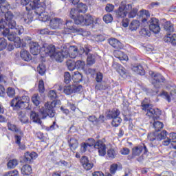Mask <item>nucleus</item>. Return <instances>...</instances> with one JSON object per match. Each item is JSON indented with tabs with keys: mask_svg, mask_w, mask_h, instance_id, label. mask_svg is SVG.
<instances>
[{
	"mask_svg": "<svg viewBox=\"0 0 176 176\" xmlns=\"http://www.w3.org/2000/svg\"><path fill=\"white\" fill-rule=\"evenodd\" d=\"M48 97L52 102H47L44 104L39 111L43 115V119L49 118H54L56 116V110L54 108L57 106L60 100H56L57 98V91L56 90H50L48 93Z\"/></svg>",
	"mask_w": 176,
	"mask_h": 176,
	"instance_id": "1",
	"label": "nucleus"
},
{
	"mask_svg": "<svg viewBox=\"0 0 176 176\" xmlns=\"http://www.w3.org/2000/svg\"><path fill=\"white\" fill-rule=\"evenodd\" d=\"M163 122H160V121H155L153 123V127L155 129V132L151 133L148 135V140L151 141L153 144H156V141H162V140H166L167 137V131L164 130L161 133H159V131L164 127Z\"/></svg>",
	"mask_w": 176,
	"mask_h": 176,
	"instance_id": "2",
	"label": "nucleus"
},
{
	"mask_svg": "<svg viewBox=\"0 0 176 176\" xmlns=\"http://www.w3.org/2000/svg\"><path fill=\"white\" fill-rule=\"evenodd\" d=\"M151 100L145 98L141 103L142 111H146V116L149 118L159 119V116L162 115V111L159 109H154L152 104L150 103Z\"/></svg>",
	"mask_w": 176,
	"mask_h": 176,
	"instance_id": "3",
	"label": "nucleus"
},
{
	"mask_svg": "<svg viewBox=\"0 0 176 176\" xmlns=\"http://www.w3.org/2000/svg\"><path fill=\"white\" fill-rule=\"evenodd\" d=\"M4 27V30L6 28H8V30H13L14 34H18L19 35H21L24 32V28L22 25H17L16 21H8V22H5L3 21V12H0V27Z\"/></svg>",
	"mask_w": 176,
	"mask_h": 176,
	"instance_id": "4",
	"label": "nucleus"
},
{
	"mask_svg": "<svg viewBox=\"0 0 176 176\" xmlns=\"http://www.w3.org/2000/svg\"><path fill=\"white\" fill-rule=\"evenodd\" d=\"M67 48L68 57L70 58H76L78 54L82 56V54H87L91 52V47L89 45H85V47H80L79 49L76 45H69L67 46Z\"/></svg>",
	"mask_w": 176,
	"mask_h": 176,
	"instance_id": "5",
	"label": "nucleus"
},
{
	"mask_svg": "<svg viewBox=\"0 0 176 176\" xmlns=\"http://www.w3.org/2000/svg\"><path fill=\"white\" fill-rule=\"evenodd\" d=\"M88 141V146L90 148L94 146L95 149H98L99 156H104V155H107V145L104 144L102 140H98L96 142V140L94 138H89Z\"/></svg>",
	"mask_w": 176,
	"mask_h": 176,
	"instance_id": "6",
	"label": "nucleus"
},
{
	"mask_svg": "<svg viewBox=\"0 0 176 176\" xmlns=\"http://www.w3.org/2000/svg\"><path fill=\"white\" fill-rule=\"evenodd\" d=\"M142 24H147L150 31L153 32V34H159V32H160V21L159 19L153 17L147 21L146 18H143L142 19Z\"/></svg>",
	"mask_w": 176,
	"mask_h": 176,
	"instance_id": "7",
	"label": "nucleus"
},
{
	"mask_svg": "<svg viewBox=\"0 0 176 176\" xmlns=\"http://www.w3.org/2000/svg\"><path fill=\"white\" fill-rule=\"evenodd\" d=\"M25 41V43H28L30 45V53H32L33 56H38L39 53L42 54V47H41L39 43L31 41L30 37H27Z\"/></svg>",
	"mask_w": 176,
	"mask_h": 176,
	"instance_id": "8",
	"label": "nucleus"
},
{
	"mask_svg": "<svg viewBox=\"0 0 176 176\" xmlns=\"http://www.w3.org/2000/svg\"><path fill=\"white\" fill-rule=\"evenodd\" d=\"M151 83L155 89H160L163 83L166 82V78L160 73H153L151 75Z\"/></svg>",
	"mask_w": 176,
	"mask_h": 176,
	"instance_id": "9",
	"label": "nucleus"
},
{
	"mask_svg": "<svg viewBox=\"0 0 176 176\" xmlns=\"http://www.w3.org/2000/svg\"><path fill=\"white\" fill-rule=\"evenodd\" d=\"M68 57V48L66 45L61 47L60 52H56L54 54L52 58H54L58 63H63L64 58H67Z\"/></svg>",
	"mask_w": 176,
	"mask_h": 176,
	"instance_id": "10",
	"label": "nucleus"
},
{
	"mask_svg": "<svg viewBox=\"0 0 176 176\" xmlns=\"http://www.w3.org/2000/svg\"><path fill=\"white\" fill-rule=\"evenodd\" d=\"M56 52V46L53 45L43 44L41 47V55L44 57L50 56L51 58H53L54 53Z\"/></svg>",
	"mask_w": 176,
	"mask_h": 176,
	"instance_id": "11",
	"label": "nucleus"
},
{
	"mask_svg": "<svg viewBox=\"0 0 176 176\" xmlns=\"http://www.w3.org/2000/svg\"><path fill=\"white\" fill-rule=\"evenodd\" d=\"M65 25L67 29V32H65V34H69L71 32L73 34L83 32V29L76 27L75 22L72 20L66 21Z\"/></svg>",
	"mask_w": 176,
	"mask_h": 176,
	"instance_id": "12",
	"label": "nucleus"
},
{
	"mask_svg": "<svg viewBox=\"0 0 176 176\" xmlns=\"http://www.w3.org/2000/svg\"><path fill=\"white\" fill-rule=\"evenodd\" d=\"M0 34L5 36V38H7L10 42H14L17 39L16 35L19 34L16 33H10L9 28L5 29V26H0Z\"/></svg>",
	"mask_w": 176,
	"mask_h": 176,
	"instance_id": "13",
	"label": "nucleus"
},
{
	"mask_svg": "<svg viewBox=\"0 0 176 176\" xmlns=\"http://www.w3.org/2000/svg\"><path fill=\"white\" fill-rule=\"evenodd\" d=\"M133 6L131 4L122 5L119 7L118 10L116 12L117 17H126L127 16V9H132Z\"/></svg>",
	"mask_w": 176,
	"mask_h": 176,
	"instance_id": "14",
	"label": "nucleus"
},
{
	"mask_svg": "<svg viewBox=\"0 0 176 176\" xmlns=\"http://www.w3.org/2000/svg\"><path fill=\"white\" fill-rule=\"evenodd\" d=\"M80 163L83 168H85V170L87 171L91 170V168H93L94 166V164L93 162H91V161L89 160V157H87V156H82L80 159Z\"/></svg>",
	"mask_w": 176,
	"mask_h": 176,
	"instance_id": "15",
	"label": "nucleus"
},
{
	"mask_svg": "<svg viewBox=\"0 0 176 176\" xmlns=\"http://www.w3.org/2000/svg\"><path fill=\"white\" fill-rule=\"evenodd\" d=\"M41 113V111H39ZM42 117L39 116L38 113L35 112V111H31L30 113V120H32L34 123H37V124H42V120L41 119L43 118V115L41 113Z\"/></svg>",
	"mask_w": 176,
	"mask_h": 176,
	"instance_id": "16",
	"label": "nucleus"
},
{
	"mask_svg": "<svg viewBox=\"0 0 176 176\" xmlns=\"http://www.w3.org/2000/svg\"><path fill=\"white\" fill-rule=\"evenodd\" d=\"M38 157V154H36V153L35 152H26L25 153L24 155V158H23V161L25 162V163H32V162H34V160H35L36 158Z\"/></svg>",
	"mask_w": 176,
	"mask_h": 176,
	"instance_id": "17",
	"label": "nucleus"
},
{
	"mask_svg": "<svg viewBox=\"0 0 176 176\" xmlns=\"http://www.w3.org/2000/svg\"><path fill=\"white\" fill-rule=\"evenodd\" d=\"M163 21L162 27L164 31H166V35L168 34H171V32H174V24L170 21H166V19H164Z\"/></svg>",
	"mask_w": 176,
	"mask_h": 176,
	"instance_id": "18",
	"label": "nucleus"
},
{
	"mask_svg": "<svg viewBox=\"0 0 176 176\" xmlns=\"http://www.w3.org/2000/svg\"><path fill=\"white\" fill-rule=\"evenodd\" d=\"M108 42L109 45L112 46V47L116 49L117 50H120V49H123V44H122L119 40L115 38H109L108 40Z\"/></svg>",
	"mask_w": 176,
	"mask_h": 176,
	"instance_id": "19",
	"label": "nucleus"
},
{
	"mask_svg": "<svg viewBox=\"0 0 176 176\" xmlns=\"http://www.w3.org/2000/svg\"><path fill=\"white\" fill-rule=\"evenodd\" d=\"M164 140V145H169L171 142H176V133H170L169 135V138L163 139ZM172 146L174 149H176V144H173Z\"/></svg>",
	"mask_w": 176,
	"mask_h": 176,
	"instance_id": "20",
	"label": "nucleus"
},
{
	"mask_svg": "<svg viewBox=\"0 0 176 176\" xmlns=\"http://www.w3.org/2000/svg\"><path fill=\"white\" fill-rule=\"evenodd\" d=\"M164 41L166 43H170L172 46H176V34H168L164 37Z\"/></svg>",
	"mask_w": 176,
	"mask_h": 176,
	"instance_id": "21",
	"label": "nucleus"
},
{
	"mask_svg": "<svg viewBox=\"0 0 176 176\" xmlns=\"http://www.w3.org/2000/svg\"><path fill=\"white\" fill-rule=\"evenodd\" d=\"M61 24H63V21L60 18L52 19L50 22V26L52 30H57V28H60Z\"/></svg>",
	"mask_w": 176,
	"mask_h": 176,
	"instance_id": "22",
	"label": "nucleus"
},
{
	"mask_svg": "<svg viewBox=\"0 0 176 176\" xmlns=\"http://www.w3.org/2000/svg\"><path fill=\"white\" fill-rule=\"evenodd\" d=\"M46 9V5L45 3H41L38 6H36L34 8L32 9V10H34V13L38 16H41V14L45 13V10Z\"/></svg>",
	"mask_w": 176,
	"mask_h": 176,
	"instance_id": "23",
	"label": "nucleus"
},
{
	"mask_svg": "<svg viewBox=\"0 0 176 176\" xmlns=\"http://www.w3.org/2000/svg\"><path fill=\"white\" fill-rule=\"evenodd\" d=\"M7 126L10 131H14V133H17V134H19V135H23V131L19 129L16 124H13L10 122H8Z\"/></svg>",
	"mask_w": 176,
	"mask_h": 176,
	"instance_id": "24",
	"label": "nucleus"
},
{
	"mask_svg": "<svg viewBox=\"0 0 176 176\" xmlns=\"http://www.w3.org/2000/svg\"><path fill=\"white\" fill-rule=\"evenodd\" d=\"M21 58L23 61H27L28 63L32 60V56H31V54H30V52L25 50L21 51Z\"/></svg>",
	"mask_w": 176,
	"mask_h": 176,
	"instance_id": "25",
	"label": "nucleus"
},
{
	"mask_svg": "<svg viewBox=\"0 0 176 176\" xmlns=\"http://www.w3.org/2000/svg\"><path fill=\"white\" fill-rule=\"evenodd\" d=\"M132 71H134V72H136V74H138V75H145V70L140 64H135L132 66Z\"/></svg>",
	"mask_w": 176,
	"mask_h": 176,
	"instance_id": "26",
	"label": "nucleus"
},
{
	"mask_svg": "<svg viewBox=\"0 0 176 176\" xmlns=\"http://www.w3.org/2000/svg\"><path fill=\"white\" fill-rule=\"evenodd\" d=\"M85 56H87V65L91 66L94 64H96V56L95 54H91L90 52L87 53V54H85Z\"/></svg>",
	"mask_w": 176,
	"mask_h": 176,
	"instance_id": "27",
	"label": "nucleus"
},
{
	"mask_svg": "<svg viewBox=\"0 0 176 176\" xmlns=\"http://www.w3.org/2000/svg\"><path fill=\"white\" fill-rule=\"evenodd\" d=\"M113 67L115 68L117 72H118V74H120V75L122 76H123V75H126V69L123 67V66H122L120 64L115 63L113 64Z\"/></svg>",
	"mask_w": 176,
	"mask_h": 176,
	"instance_id": "28",
	"label": "nucleus"
},
{
	"mask_svg": "<svg viewBox=\"0 0 176 176\" xmlns=\"http://www.w3.org/2000/svg\"><path fill=\"white\" fill-rule=\"evenodd\" d=\"M120 115V111L118 109H113L112 110H109L107 112V118L109 119H113L117 118Z\"/></svg>",
	"mask_w": 176,
	"mask_h": 176,
	"instance_id": "29",
	"label": "nucleus"
},
{
	"mask_svg": "<svg viewBox=\"0 0 176 176\" xmlns=\"http://www.w3.org/2000/svg\"><path fill=\"white\" fill-rule=\"evenodd\" d=\"M94 23V18L90 14L84 15V25H91Z\"/></svg>",
	"mask_w": 176,
	"mask_h": 176,
	"instance_id": "30",
	"label": "nucleus"
},
{
	"mask_svg": "<svg viewBox=\"0 0 176 176\" xmlns=\"http://www.w3.org/2000/svg\"><path fill=\"white\" fill-rule=\"evenodd\" d=\"M70 148L72 151H76V148H78V146H79V143L78 142V140L74 138H71L69 140H68Z\"/></svg>",
	"mask_w": 176,
	"mask_h": 176,
	"instance_id": "31",
	"label": "nucleus"
},
{
	"mask_svg": "<svg viewBox=\"0 0 176 176\" xmlns=\"http://www.w3.org/2000/svg\"><path fill=\"white\" fill-rule=\"evenodd\" d=\"M18 119L21 123H28V117L25 115V112L23 111L18 112Z\"/></svg>",
	"mask_w": 176,
	"mask_h": 176,
	"instance_id": "32",
	"label": "nucleus"
},
{
	"mask_svg": "<svg viewBox=\"0 0 176 176\" xmlns=\"http://www.w3.org/2000/svg\"><path fill=\"white\" fill-rule=\"evenodd\" d=\"M21 171L23 175H30L32 173V168H31V166L26 164L21 168Z\"/></svg>",
	"mask_w": 176,
	"mask_h": 176,
	"instance_id": "33",
	"label": "nucleus"
},
{
	"mask_svg": "<svg viewBox=\"0 0 176 176\" xmlns=\"http://www.w3.org/2000/svg\"><path fill=\"white\" fill-rule=\"evenodd\" d=\"M28 102H24L23 100H18V102H16L15 108L16 109H25L28 107Z\"/></svg>",
	"mask_w": 176,
	"mask_h": 176,
	"instance_id": "34",
	"label": "nucleus"
},
{
	"mask_svg": "<svg viewBox=\"0 0 176 176\" xmlns=\"http://www.w3.org/2000/svg\"><path fill=\"white\" fill-rule=\"evenodd\" d=\"M41 4L42 3H39V0H31L30 5H28L26 6V10L28 12H30V11L32 10L33 8H36V6H38Z\"/></svg>",
	"mask_w": 176,
	"mask_h": 176,
	"instance_id": "35",
	"label": "nucleus"
},
{
	"mask_svg": "<svg viewBox=\"0 0 176 176\" xmlns=\"http://www.w3.org/2000/svg\"><path fill=\"white\" fill-rule=\"evenodd\" d=\"M140 28V21L133 20L129 25V30L131 31H137Z\"/></svg>",
	"mask_w": 176,
	"mask_h": 176,
	"instance_id": "36",
	"label": "nucleus"
},
{
	"mask_svg": "<svg viewBox=\"0 0 176 176\" xmlns=\"http://www.w3.org/2000/svg\"><path fill=\"white\" fill-rule=\"evenodd\" d=\"M142 151H144L142 146H135L132 149V155L133 156H140L142 153Z\"/></svg>",
	"mask_w": 176,
	"mask_h": 176,
	"instance_id": "37",
	"label": "nucleus"
},
{
	"mask_svg": "<svg viewBox=\"0 0 176 176\" xmlns=\"http://www.w3.org/2000/svg\"><path fill=\"white\" fill-rule=\"evenodd\" d=\"M77 10H78L79 13H85L87 12V5L82 3H80L78 4H77V7H76Z\"/></svg>",
	"mask_w": 176,
	"mask_h": 176,
	"instance_id": "38",
	"label": "nucleus"
},
{
	"mask_svg": "<svg viewBox=\"0 0 176 176\" xmlns=\"http://www.w3.org/2000/svg\"><path fill=\"white\" fill-rule=\"evenodd\" d=\"M75 24L80 25H85V15H80L79 14L76 18L74 19Z\"/></svg>",
	"mask_w": 176,
	"mask_h": 176,
	"instance_id": "39",
	"label": "nucleus"
},
{
	"mask_svg": "<svg viewBox=\"0 0 176 176\" xmlns=\"http://www.w3.org/2000/svg\"><path fill=\"white\" fill-rule=\"evenodd\" d=\"M79 14L80 12L78 10V8H74L70 10L69 16L71 19H73V20H74L75 19H76V17H78V16H79Z\"/></svg>",
	"mask_w": 176,
	"mask_h": 176,
	"instance_id": "40",
	"label": "nucleus"
},
{
	"mask_svg": "<svg viewBox=\"0 0 176 176\" xmlns=\"http://www.w3.org/2000/svg\"><path fill=\"white\" fill-rule=\"evenodd\" d=\"M3 16H5V23H7L8 21H12L13 20V17H14V15L13 14V12L11 11H8L7 12H3Z\"/></svg>",
	"mask_w": 176,
	"mask_h": 176,
	"instance_id": "41",
	"label": "nucleus"
},
{
	"mask_svg": "<svg viewBox=\"0 0 176 176\" xmlns=\"http://www.w3.org/2000/svg\"><path fill=\"white\" fill-rule=\"evenodd\" d=\"M122 123V118L120 117L117 116L114 118H113V120L111 122V125L113 127H118V126H120V124Z\"/></svg>",
	"mask_w": 176,
	"mask_h": 176,
	"instance_id": "42",
	"label": "nucleus"
},
{
	"mask_svg": "<svg viewBox=\"0 0 176 176\" xmlns=\"http://www.w3.org/2000/svg\"><path fill=\"white\" fill-rule=\"evenodd\" d=\"M19 164V162H17V160L13 159L10 160L8 163H7V167L8 168H14L17 165Z\"/></svg>",
	"mask_w": 176,
	"mask_h": 176,
	"instance_id": "43",
	"label": "nucleus"
},
{
	"mask_svg": "<svg viewBox=\"0 0 176 176\" xmlns=\"http://www.w3.org/2000/svg\"><path fill=\"white\" fill-rule=\"evenodd\" d=\"M107 89H108V85L103 82L98 83L95 86V90L97 91L98 90H107Z\"/></svg>",
	"mask_w": 176,
	"mask_h": 176,
	"instance_id": "44",
	"label": "nucleus"
},
{
	"mask_svg": "<svg viewBox=\"0 0 176 176\" xmlns=\"http://www.w3.org/2000/svg\"><path fill=\"white\" fill-rule=\"evenodd\" d=\"M32 101L36 107H38L41 104V97H39V95L38 94H34L32 97Z\"/></svg>",
	"mask_w": 176,
	"mask_h": 176,
	"instance_id": "45",
	"label": "nucleus"
},
{
	"mask_svg": "<svg viewBox=\"0 0 176 176\" xmlns=\"http://www.w3.org/2000/svg\"><path fill=\"white\" fill-rule=\"evenodd\" d=\"M37 72H38L39 75L43 76L46 72V66L43 63L40 64L37 67Z\"/></svg>",
	"mask_w": 176,
	"mask_h": 176,
	"instance_id": "46",
	"label": "nucleus"
},
{
	"mask_svg": "<svg viewBox=\"0 0 176 176\" xmlns=\"http://www.w3.org/2000/svg\"><path fill=\"white\" fill-rule=\"evenodd\" d=\"M8 47V42L6 41V39L3 38H0V52H2V50H5Z\"/></svg>",
	"mask_w": 176,
	"mask_h": 176,
	"instance_id": "47",
	"label": "nucleus"
},
{
	"mask_svg": "<svg viewBox=\"0 0 176 176\" xmlns=\"http://www.w3.org/2000/svg\"><path fill=\"white\" fill-rule=\"evenodd\" d=\"M103 21L106 24H109V23H112L113 21V17L112 16V14H107L103 16Z\"/></svg>",
	"mask_w": 176,
	"mask_h": 176,
	"instance_id": "48",
	"label": "nucleus"
},
{
	"mask_svg": "<svg viewBox=\"0 0 176 176\" xmlns=\"http://www.w3.org/2000/svg\"><path fill=\"white\" fill-rule=\"evenodd\" d=\"M38 19L40 21H43L44 23H46V21H50V17H49V15H47L46 12L41 14V15H38Z\"/></svg>",
	"mask_w": 176,
	"mask_h": 176,
	"instance_id": "49",
	"label": "nucleus"
},
{
	"mask_svg": "<svg viewBox=\"0 0 176 176\" xmlns=\"http://www.w3.org/2000/svg\"><path fill=\"white\" fill-rule=\"evenodd\" d=\"M76 68L77 69H85V65H86V63L83 60H77L75 62Z\"/></svg>",
	"mask_w": 176,
	"mask_h": 176,
	"instance_id": "50",
	"label": "nucleus"
},
{
	"mask_svg": "<svg viewBox=\"0 0 176 176\" xmlns=\"http://www.w3.org/2000/svg\"><path fill=\"white\" fill-rule=\"evenodd\" d=\"M116 155H118V153L113 148H110L107 151V156L111 159H115Z\"/></svg>",
	"mask_w": 176,
	"mask_h": 176,
	"instance_id": "51",
	"label": "nucleus"
},
{
	"mask_svg": "<svg viewBox=\"0 0 176 176\" xmlns=\"http://www.w3.org/2000/svg\"><path fill=\"white\" fill-rule=\"evenodd\" d=\"M63 93L67 96H69V94H72V86H65L63 87Z\"/></svg>",
	"mask_w": 176,
	"mask_h": 176,
	"instance_id": "52",
	"label": "nucleus"
},
{
	"mask_svg": "<svg viewBox=\"0 0 176 176\" xmlns=\"http://www.w3.org/2000/svg\"><path fill=\"white\" fill-rule=\"evenodd\" d=\"M67 65L69 71H74L76 68L75 61L69 60L67 63Z\"/></svg>",
	"mask_w": 176,
	"mask_h": 176,
	"instance_id": "53",
	"label": "nucleus"
},
{
	"mask_svg": "<svg viewBox=\"0 0 176 176\" xmlns=\"http://www.w3.org/2000/svg\"><path fill=\"white\" fill-rule=\"evenodd\" d=\"M74 79H77V82H82L83 80V75L79 73V72H74Z\"/></svg>",
	"mask_w": 176,
	"mask_h": 176,
	"instance_id": "54",
	"label": "nucleus"
},
{
	"mask_svg": "<svg viewBox=\"0 0 176 176\" xmlns=\"http://www.w3.org/2000/svg\"><path fill=\"white\" fill-rule=\"evenodd\" d=\"M137 13H138V10L137 8H133L131 11L129 13L128 17L129 19H134L137 16Z\"/></svg>",
	"mask_w": 176,
	"mask_h": 176,
	"instance_id": "55",
	"label": "nucleus"
},
{
	"mask_svg": "<svg viewBox=\"0 0 176 176\" xmlns=\"http://www.w3.org/2000/svg\"><path fill=\"white\" fill-rule=\"evenodd\" d=\"M38 91L39 93H45V82H43V80H40L38 82Z\"/></svg>",
	"mask_w": 176,
	"mask_h": 176,
	"instance_id": "56",
	"label": "nucleus"
},
{
	"mask_svg": "<svg viewBox=\"0 0 176 176\" xmlns=\"http://www.w3.org/2000/svg\"><path fill=\"white\" fill-rule=\"evenodd\" d=\"M16 94V91H14V89L12 87H8L7 89V95L8 97L13 98L14 97V95Z\"/></svg>",
	"mask_w": 176,
	"mask_h": 176,
	"instance_id": "57",
	"label": "nucleus"
},
{
	"mask_svg": "<svg viewBox=\"0 0 176 176\" xmlns=\"http://www.w3.org/2000/svg\"><path fill=\"white\" fill-rule=\"evenodd\" d=\"M64 78H65L64 79L65 83L68 85V83L71 82V74H69V72H65Z\"/></svg>",
	"mask_w": 176,
	"mask_h": 176,
	"instance_id": "58",
	"label": "nucleus"
},
{
	"mask_svg": "<svg viewBox=\"0 0 176 176\" xmlns=\"http://www.w3.org/2000/svg\"><path fill=\"white\" fill-rule=\"evenodd\" d=\"M140 34L143 35V36H149L151 35V32L148 30L146 28H144L141 29Z\"/></svg>",
	"mask_w": 176,
	"mask_h": 176,
	"instance_id": "59",
	"label": "nucleus"
},
{
	"mask_svg": "<svg viewBox=\"0 0 176 176\" xmlns=\"http://www.w3.org/2000/svg\"><path fill=\"white\" fill-rule=\"evenodd\" d=\"M83 87L80 85H72V90L73 93H79V91H80V89L82 88Z\"/></svg>",
	"mask_w": 176,
	"mask_h": 176,
	"instance_id": "60",
	"label": "nucleus"
},
{
	"mask_svg": "<svg viewBox=\"0 0 176 176\" xmlns=\"http://www.w3.org/2000/svg\"><path fill=\"white\" fill-rule=\"evenodd\" d=\"M104 78V75L101 72H98L96 74V80L98 83H101L102 82V78Z\"/></svg>",
	"mask_w": 176,
	"mask_h": 176,
	"instance_id": "61",
	"label": "nucleus"
},
{
	"mask_svg": "<svg viewBox=\"0 0 176 176\" xmlns=\"http://www.w3.org/2000/svg\"><path fill=\"white\" fill-rule=\"evenodd\" d=\"M87 120L89 122H91V123H98V118H97L96 116H90L87 118Z\"/></svg>",
	"mask_w": 176,
	"mask_h": 176,
	"instance_id": "62",
	"label": "nucleus"
},
{
	"mask_svg": "<svg viewBox=\"0 0 176 176\" xmlns=\"http://www.w3.org/2000/svg\"><path fill=\"white\" fill-rule=\"evenodd\" d=\"M96 42H104L105 41V36L102 34H98L95 36Z\"/></svg>",
	"mask_w": 176,
	"mask_h": 176,
	"instance_id": "63",
	"label": "nucleus"
},
{
	"mask_svg": "<svg viewBox=\"0 0 176 176\" xmlns=\"http://www.w3.org/2000/svg\"><path fill=\"white\" fill-rule=\"evenodd\" d=\"M157 176H174V174L171 171L165 170L160 174L157 175Z\"/></svg>",
	"mask_w": 176,
	"mask_h": 176,
	"instance_id": "64",
	"label": "nucleus"
}]
</instances>
